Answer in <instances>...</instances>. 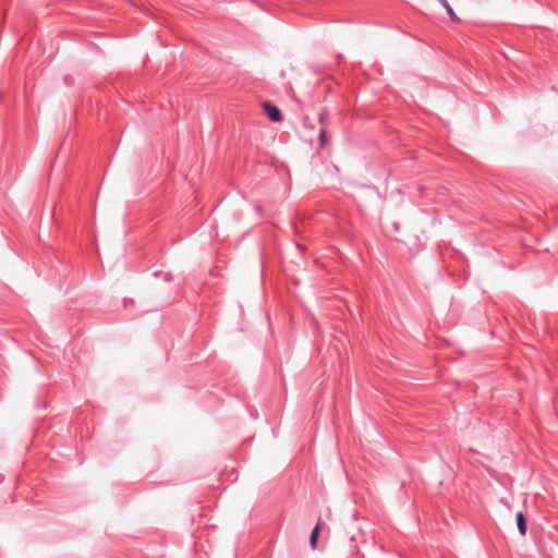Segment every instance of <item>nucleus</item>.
Segmentation results:
<instances>
[{"label": "nucleus", "mask_w": 558, "mask_h": 558, "mask_svg": "<svg viewBox=\"0 0 558 558\" xmlns=\"http://www.w3.org/2000/svg\"><path fill=\"white\" fill-rule=\"evenodd\" d=\"M263 109L272 122H280L282 120L281 111L275 105L266 101L263 104Z\"/></svg>", "instance_id": "obj_1"}, {"label": "nucleus", "mask_w": 558, "mask_h": 558, "mask_svg": "<svg viewBox=\"0 0 558 558\" xmlns=\"http://www.w3.org/2000/svg\"><path fill=\"white\" fill-rule=\"evenodd\" d=\"M519 533L524 536L526 534V520L522 512L515 514Z\"/></svg>", "instance_id": "obj_2"}, {"label": "nucleus", "mask_w": 558, "mask_h": 558, "mask_svg": "<svg viewBox=\"0 0 558 558\" xmlns=\"http://www.w3.org/2000/svg\"><path fill=\"white\" fill-rule=\"evenodd\" d=\"M303 125L308 129H314V125L311 123V119L308 117H304Z\"/></svg>", "instance_id": "obj_7"}, {"label": "nucleus", "mask_w": 558, "mask_h": 558, "mask_svg": "<svg viewBox=\"0 0 558 558\" xmlns=\"http://www.w3.org/2000/svg\"><path fill=\"white\" fill-rule=\"evenodd\" d=\"M319 143H320V146H325L326 143H327V131L325 128H323L320 131H319Z\"/></svg>", "instance_id": "obj_5"}, {"label": "nucleus", "mask_w": 558, "mask_h": 558, "mask_svg": "<svg viewBox=\"0 0 558 558\" xmlns=\"http://www.w3.org/2000/svg\"><path fill=\"white\" fill-rule=\"evenodd\" d=\"M318 121H319V123H320V124H323V125L326 123V121H327V111H326V110L322 111V112L318 114Z\"/></svg>", "instance_id": "obj_6"}, {"label": "nucleus", "mask_w": 558, "mask_h": 558, "mask_svg": "<svg viewBox=\"0 0 558 558\" xmlns=\"http://www.w3.org/2000/svg\"><path fill=\"white\" fill-rule=\"evenodd\" d=\"M439 3L446 9L451 21H453V22L460 21L447 0H440Z\"/></svg>", "instance_id": "obj_4"}, {"label": "nucleus", "mask_w": 558, "mask_h": 558, "mask_svg": "<svg viewBox=\"0 0 558 558\" xmlns=\"http://www.w3.org/2000/svg\"><path fill=\"white\" fill-rule=\"evenodd\" d=\"M320 525H322V522L318 521L317 524L315 525V527L313 529L312 533H311L310 544H311L312 548H316L318 536H319V532H320Z\"/></svg>", "instance_id": "obj_3"}]
</instances>
